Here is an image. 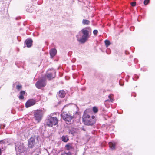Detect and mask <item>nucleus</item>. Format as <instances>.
Segmentation results:
<instances>
[{"label":"nucleus","mask_w":155,"mask_h":155,"mask_svg":"<svg viewBox=\"0 0 155 155\" xmlns=\"http://www.w3.org/2000/svg\"><path fill=\"white\" fill-rule=\"evenodd\" d=\"M25 91H21L20 93V95L19 98L20 100L23 99H24V95L25 94Z\"/></svg>","instance_id":"nucleus-16"},{"label":"nucleus","mask_w":155,"mask_h":155,"mask_svg":"<svg viewBox=\"0 0 155 155\" xmlns=\"http://www.w3.org/2000/svg\"><path fill=\"white\" fill-rule=\"evenodd\" d=\"M28 147L32 148L35 144V139L31 137L28 140Z\"/></svg>","instance_id":"nucleus-10"},{"label":"nucleus","mask_w":155,"mask_h":155,"mask_svg":"<svg viewBox=\"0 0 155 155\" xmlns=\"http://www.w3.org/2000/svg\"><path fill=\"white\" fill-rule=\"evenodd\" d=\"M150 0H145L144 1V4L145 5H147L149 2Z\"/></svg>","instance_id":"nucleus-24"},{"label":"nucleus","mask_w":155,"mask_h":155,"mask_svg":"<svg viewBox=\"0 0 155 155\" xmlns=\"http://www.w3.org/2000/svg\"><path fill=\"white\" fill-rule=\"evenodd\" d=\"M91 31L90 28H88V30L86 28L82 29L77 36L78 41L81 43L85 42L90 37V35L89 33Z\"/></svg>","instance_id":"nucleus-1"},{"label":"nucleus","mask_w":155,"mask_h":155,"mask_svg":"<svg viewBox=\"0 0 155 155\" xmlns=\"http://www.w3.org/2000/svg\"><path fill=\"white\" fill-rule=\"evenodd\" d=\"M93 34L94 35H96L98 33V31L97 30H94L93 32Z\"/></svg>","instance_id":"nucleus-27"},{"label":"nucleus","mask_w":155,"mask_h":155,"mask_svg":"<svg viewBox=\"0 0 155 155\" xmlns=\"http://www.w3.org/2000/svg\"><path fill=\"white\" fill-rule=\"evenodd\" d=\"M95 118V117L94 116H92L91 117V119L92 120H95L94 118Z\"/></svg>","instance_id":"nucleus-29"},{"label":"nucleus","mask_w":155,"mask_h":155,"mask_svg":"<svg viewBox=\"0 0 155 155\" xmlns=\"http://www.w3.org/2000/svg\"><path fill=\"white\" fill-rule=\"evenodd\" d=\"M5 144L3 140L0 141V155L2 154V149H5Z\"/></svg>","instance_id":"nucleus-14"},{"label":"nucleus","mask_w":155,"mask_h":155,"mask_svg":"<svg viewBox=\"0 0 155 155\" xmlns=\"http://www.w3.org/2000/svg\"><path fill=\"white\" fill-rule=\"evenodd\" d=\"M61 140L63 141L64 142H67L69 140L68 136H62L61 137Z\"/></svg>","instance_id":"nucleus-17"},{"label":"nucleus","mask_w":155,"mask_h":155,"mask_svg":"<svg viewBox=\"0 0 155 155\" xmlns=\"http://www.w3.org/2000/svg\"><path fill=\"white\" fill-rule=\"evenodd\" d=\"M22 86L21 85H18L16 86V88L18 91L22 88Z\"/></svg>","instance_id":"nucleus-22"},{"label":"nucleus","mask_w":155,"mask_h":155,"mask_svg":"<svg viewBox=\"0 0 155 155\" xmlns=\"http://www.w3.org/2000/svg\"><path fill=\"white\" fill-rule=\"evenodd\" d=\"M46 85V79L45 77L39 79L35 84L36 87L39 89L45 87Z\"/></svg>","instance_id":"nucleus-5"},{"label":"nucleus","mask_w":155,"mask_h":155,"mask_svg":"<svg viewBox=\"0 0 155 155\" xmlns=\"http://www.w3.org/2000/svg\"><path fill=\"white\" fill-rule=\"evenodd\" d=\"M56 72L53 69L48 70L47 71L46 76L48 79L51 80L54 78L56 76Z\"/></svg>","instance_id":"nucleus-6"},{"label":"nucleus","mask_w":155,"mask_h":155,"mask_svg":"<svg viewBox=\"0 0 155 155\" xmlns=\"http://www.w3.org/2000/svg\"><path fill=\"white\" fill-rule=\"evenodd\" d=\"M32 43L33 41L31 38H28L25 41V44L28 48H30L32 46Z\"/></svg>","instance_id":"nucleus-12"},{"label":"nucleus","mask_w":155,"mask_h":155,"mask_svg":"<svg viewBox=\"0 0 155 155\" xmlns=\"http://www.w3.org/2000/svg\"><path fill=\"white\" fill-rule=\"evenodd\" d=\"M109 147L112 150H114L115 148L116 144L114 142H110L109 143Z\"/></svg>","instance_id":"nucleus-15"},{"label":"nucleus","mask_w":155,"mask_h":155,"mask_svg":"<svg viewBox=\"0 0 155 155\" xmlns=\"http://www.w3.org/2000/svg\"><path fill=\"white\" fill-rule=\"evenodd\" d=\"M131 5L132 6L134 7L136 6V3L135 2H132L131 3Z\"/></svg>","instance_id":"nucleus-26"},{"label":"nucleus","mask_w":155,"mask_h":155,"mask_svg":"<svg viewBox=\"0 0 155 155\" xmlns=\"http://www.w3.org/2000/svg\"><path fill=\"white\" fill-rule=\"evenodd\" d=\"M34 116V118L37 122H40L42 119L43 116V113L42 110H37L35 111Z\"/></svg>","instance_id":"nucleus-4"},{"label":"nucleus","mask_w":155,"mask_h":155,"mask_svg":"<svg viewBox=\"0 0 155 155\" xmlns=\"http://www.w3.org/2000/svg\"><path fill=\"white\" fill-rule=\"evenodd\" d=\"M66 147L68 149H69L71 147V146L67 144L66 145Z\"/></svg>","instance_id":"nucleus-28"},{"label":"nucleus","mask_w":155,"mask_h":155,"mask_svg":"<svg viewBox=\"0 0 155 155\" xmlns=\"http://www.w3.org/2000/svg\"><path fill=\"white\" fill-rule=\"evenodd\" d=\"M66 93L64 90H60L59 92L57 93V97H58L63 98L65 96Z\"/></svg>","instance_id":"nucleus-11"},{"label":"nucleus","mask_w":155,"mask_h":155,"mask_svg":"<svg viewBox=\"0 0 155 155\" xmlns=\"http://www.w3.org/2000/svg\"><path fill=\"white\" fill-rule=\"evenodd\" d=\"M61 116L63 119L66 121L67 123H68L67 122H70L72 119L73 118V116L66 113H63L61 114Z\"/></svg>","instance_id":"nucleus-7"},{"label":"nucleus","mask_w":155,"mask_h":155,"mask_svg":"<svg viewBox=\"0 0 155 155\" xmlns=\"http://www.w3.org/2000/svg\"><path fill=\"white\" fill-rule=\"evenodd\" d=\"M109 101V100H106L105 101Z\"/></svg>","instance_id":"nucleus-31"},{"label":"nucleus","mask_w":155,"mask_h":155,"mask_svg":"<svg viewBox=\"0 0 155 155\" xmlns=\"http://www.w3.org/2000/svg\"><path fill=\"white\" fill-rule=\"evenodd\" d=\"M105 45L106 47H108L110 44V42L108 40H105L104 41Z\"/></svg>","instance_id":"nucleus-19"},{"label":"nucleus","mask_w":155,"mask_h":155,"mask_svg":"<svg viewBox=\"0 0 155 155\" xmlns=\"http://www.w3.org/2000/svg\"><path fill=\"white\" fill-rule=\"evenodd\" d=\"M82 120L84 124L87 125H92L95 123V120H92L90 116L85 111L84 112L82 116Z\"/></svg>","instance_id":"nucleus-2"},{"label":"nucleus","mask_w":155,"mask_h":155,"mask_svg":"<svg viewBox=\"0 0 155 155\" xmlns=\"http://www.w3.org/2000/svg\"><path fill=\"white\" fill-rule=\"evenodd\" d=\"M83 24L84 25H89L90 23L89 21L85 19H83L82 21Z\"/></svg>","instance_id":"nucleus-18"},{"label":"nucleus","mask_w":155,"mask_h":155,"mask_svg":"<svg viewBox=\"0 0 155 155\" xmlns=\"http://www.w3.org/2000/svg\"><path fill=\"white\" fill-rule=\"evenodd\" d=\"M119 84H120V85L122 86H123V85H124V84H121V83H120V81H119Z\"/></svg>","instance_id":"nucleus-30"},{"label":"nucleus","mask_w":155,"mask_h":155,"mask_svg":"<svg viewBox=\"0 0 155 155\" xmlns=\"http://www.w3.org/2000/svg\"><path fill=\"white\" fill-rule=\"evenodd\" d=\"M15 150L20 153H22L25 150L26 148L22 143H20L18 145H15Z\"/></svg>","instance_id":"nucleus-8"},{"label":"nucleus","mask_w":155,"mask_h":155,"mask_svg":"<svg viewBox=\"0 0 155 155\" xmlns=\"http://www.w3.org/2000/svg\"><path fill=\"white\" fill-rule=\"evenodd\" d=\"M113 96V94H110L108 96V97L109 99V100L112 103L114 101V99L112 97Z\"/></svg>","instance_id":"nucleus-21"},{"label":"nucleus","mask_w":155,"mask_h":155,"mask_svg":"<svg viewBox=\"0 0 155 155\" xmlns=\"http://www.w3.org/2000/svg\"><path fill=\"white\" fill-rule=\"evenodd\" d=\"M106 52L107 54H109L111 52V51L110 49H107L106 50Z\"/></svg>","instance_id":"nucleus-25"},{"label":"nucleus","mask_w":155,"mask_h":155,"mask_svg":"<svg viewBox=\"0 0 155 155\" xmlns=\"http://www.w3.org/2000/svg\"><path fill=\"white\" fill-rule=\"evenodd\" d=\"M93 111L94 113H96L98 111V109L96 107H93Z\"/></svg>","instance_id":"nucleus-20"},{"label":"nucleus","mask_w":155,"mask_h":155,"mask_svg":"<svg viewBox=\"0 0 155 155\" xmlns=\"http://www.w3.org/2000/svg\"><path fill=\"white\" fill-rule=\"evenodd\" d=\"M36 102V100L33 99L28 100L25 103V107L28 108L35 105Z\"/></svg>","instance_id":"nucleus-9"},{"label":"nucleus","mask_w":155,"mask_h":155,"mask_svg":"<svg viewBox=\"0 0 155 155\" xmlns=\"http://www.w3.org/2000/svg\"><path fill=\"white\" fill-rule=\"evenodd\" d=\"M61 155H72L70 153H66L64 152L61 154Z\"/></svg>","instance_id":"nucleus-23"},{"label":"nucleus","mask_w":155,"mask_h":155,"mask_svg":"<svg viewBox=\"0 0 155 155\" xmlns=\"http://www.w3.org/2000/svg\"><path fill=\"white\" fill-rule=\"evenodd\" d=\"M58 121L56 117L49 116L46 120V124L48 126L51 127L53 125H56L58 124Z\"/></svg>","instance_id":"nucleus-3"},{"label":"nucleus","mask_w":155,"mask_h":155,"mask_svg":"<svg viewBox=\"0 0 155 155\" xmlns=\"http://www.w3.org/2000/svg\"><path fill=\"white\" fill-rule=\"evenodd\" d=\"M57 52V50L55 48L51 49L50 51L51 58H53L56 55Z\"/></svg>","instance_id":"nucleus-13"}]
</instances>
